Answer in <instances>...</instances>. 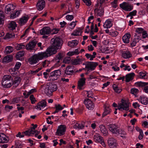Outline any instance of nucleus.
I'll list each match as a JSON object with an SVG mask.
<instances>
[{
	"label": "nucleus",
	"mask_w": 148,
	"mask_h": 148,
	"mask_svg": "<svg viewBox=\"0 0 148 148\" xmlns=\"http://www.w3.org/2000/svg\"><path fill=\"white\" fill-rule=\"evenodd\" d=\"M58 50L52 45L47 48L45 51L40 52L44 58H46L52 55L56 54Z\"/></svg>",
	"instance_id": "obj_1"
},
{
	"label": "nucleus",
	"mask_w": 148,
	"mask_h": 148,
	"mask_svg": "<svg viewBox=\"0 0 148 148\" xmlns=\"http://www.w3.org/2000/svg\"><path fill=\"white\" fill-rule=\"evenodd\" d=\"M51 33V30L49 27H45L40 31L41 35H48Z\"/></svg>",
	"instance_id": "obj_12"
},
{
	"label": "nucleus",
	"mask_w": 148,
	"mask_h": 148,
	"mask_svg": "<svg viewBox=\"0 0 148 148\" xmlns=\"http://www.w3.org/2000/svg\"><path fill=\"white\" fill-rule=\"evenodd\" d=\"M44 58L40 52L35 54L29 59V63L31 64H33L37 63L38 62L42 60Z\"/></svg>",
	"instance_id": "obj_4"
},
{
	"label": "nucleus",
	"mask_w": 148,
	"mask_h": 148,
	"mask_svg": "<svg viewBox=\"0 0 148 148\" xmlns=\"http://www.w3.org/2000/svg\"><path fill=\"white\" fill-rule=\"evenodd\" d=\"M24 54L25 52L24 51H20L17 53L16 56V58L18 60H22Z\"/></svg>",
	"instance_id": "obj_30"
},
{
	"label": "nucleus",
	"mask_w": 148,
	"mask_h": 148,
	"mask_svg": "<svg viewBox=\"0 0 148 148\" xmlns=\"http://www.w3.org/2000/svg\"><path fill=\"white\" fill-rule=\"evenodd\" d=\"M137 99L143 104L146 105L148 103V99L145 97L140 96Z\"/></svg>",
	"instance_id": "obj_23"
},
{
	"label": "nucleus",
	"mask_w": 148,
	"mask_h": 148,
	"mask_svg": "<svg viewBox=\"0 0 148 148\" xmlns=\"http://www.w3.org/2000/svg\"><path fill=\"white\" fill-rule=\"evenodd\" d=\"M74 18V16L73 15H67L66 16V19L69 21H71Z\"/></svg>",
	"instance_id": "obj_59"
},
{
	"label": "nucleus",
	"mask_w": 148,
	"mask_h": 148,
	"mask_svg": "<svg viewBox=\"0 0 148 148\" xmlns=\"http://www.w3.org/2000/svg\"><path fill=\"white\" fill-rule=\"evenodd\" d=\"M144 31V30L143 28L141 27H138L136 28V29L135 31L136 33L139 34L143 33Z\"/></svg>",
	"instance_id": "obj_54"
},
{
	"label": "nucleus",
	"mask_w": 148,
	"mask_h": 148,
	"mask_svg": "<svg viewBox=\"0 0 148 148\" xmlns=\"http://www.w3.org/2000/svg\"><path fill=\"white\" fill-rule=\"evenodd\" d=\"M57 89V87L56 84H50L47 85L45 90V94L49 97L52 95V92Z\"/></svg>",
	"instance_id": "obj_5"
},
{
	"label": "nucleus",
	"mask_w": 148,
	"mask_h": 148,
	"mask_svg": "<svg viewBox=\"0 0 148 148\" xmlns=\"http://www.w3.org/2000/svg\"><path fill=\"white\" fill-rule=\"evenodd\" d=\"M140 77L141 78H147V73L145 72H141L139 73Z\"/></svg>",
	"instance_id": "obj_52"
},
{
	"label": "nucleus",
	"mask_w": 148,
	"mask_h": 148,
	"mask_svg": "<svg viewBox=\"0 0 148 148\" xmlns=\"http://www.w3.org/2000/svg\"><path fill=\"white\" fill-rule=\"evenodd\" d=\"M45 1L43 0H39L36 4V7L39 11L42 10L45 6Z\"/></svg>",
	"instance_id": "obj_19"
},
{
	"label": "nucleus",
	"mask_w": 148,
	"mask_h": 148,
	"mask_svg": "<svg viewBox=\"0 0 148 148\" xmlns=\"http://www.w3.org/2000/svg\"><path fill=\"white\" fill-rule=\"evenodd\" d=\"M8 142L6 136L2 133H0V143H5Z\"/></svg>",
	"instance_id": "obj_32"
},
{
	"label": "nucleus",
	"mask_w": 148,
	"mask_h": 148,
	"mask_svg": "<svg viewBox=\"0 0 148 148\" xmlns=\"http://www.w3.org/2000/svg\"><path fill=\"white\" fill-rule=\"evenodd\" d=\"M36 45V42L33 41L29 42L25 46L26 49L27 50H32L35 47Z\"/></svg>",
	"instance_id": "obj_26"
},
{
	"label": "nucleus",
	"mask_w": 148,
	"mask_h": 148,
	"mask_svg": "<svg viewBox=\"0 0 148 148\" xmlns=\"http://www.w3.org/2000/svg\"><path fill=\"white\" fill-rule=\"evenodd\" d=\"M4 17L3 12L0 11V25H3L4 23Z\"/></svg>",
	"instance_id": "obj_46"
},
{
	"label": "nucleus",
	"mask_w": 148,
	"mask_h": 148,
	"mask_svg": "<svg viewBox=\"0 0 148 148\" xmlns=\"http://www.w3.org/2000/svg\"><path fill=\"white\" fill-rule=\"evenodd\" d=\"M12 59V56L9 55L4 57L2 59V62H9L11 61Z\"/></svg>",
	"instance_id": "obj_40"
},
{
	"label": "nucleus",
	"mask_w": 148,
	"mask_h": 148,
	"mask_svg": "<svg viewBox=\"0 0 148 148\" xmlns=\"http://www.w3.org/2000/svg\"><path fill=\"white\" fill-rule=\"evenodd\" d=\"M13 51V48L10 46L6 47L5 49L4 53H5L8 54L10 53Z\"/></svg>",
	"instance_id": "obj_41"
},
{
	"label": "nucleus",
	"mask_w": 148,
	"mask_h": 148,
	"mask_svg": "<svg viewBox=\"0 0 148 148\" xmlns=\"http://www.w3.org/2000/svg\"><path fill=\"white\" fill-rule=\"evenodd\" d=\"M15 145L17 148H21L22 146L21 142L18 141L15 142Z\"/></svg>",
	"instance_id": "obj_62"
},
{
	"label": "nucleus",
	"mask_w": 148,
	"mask_h": 148,
	"mask_svg": "<svg viewBox=\"0 0 148 148\" xmlns=\"http://www.w3.org/2000/svg\"><path fill=\"white\" fill-rule=\"evenodd\" d=\"M25 47V45L23 43L17 44L16 46V49L18 50H19Z\"/></svg>",
	"instance_id": "obj_50"
},
{
	"label": "nucleus",
	"mask_w": 148,
	"mask_h": 148,
	"mask_svg": "<svg viewBox=\"0 0 148 148\" xmlns=\"http://www.w3.org/2000/svg\"><path fill=\"white\" fill-rule=\"evenodd\" d=\"M15 8L14 6L12 4H8L7 5L5 8V12L6 14H10L11 11L13 10Z\"/></svg>",
	"instance_id": "obj_17"
},
{
	"label": "nucleus",
	"mask_w": 148,
	"mask_h": 148,
	"mask_svg": "<svg viewBox=\"0 0 148 148\" xmlns=\"http://www.w3.org/2000/svg\"><path fill=\"white\" fill-rule=\"evenodd\" d=\"M79 49L77 48L75 49L74 51H70L67 53V55L69 56L78 55L79 53Z\"/></svg>",
	"instance_id": "obj_31"
},
{
	"label": "nucleus",
	"mask_w": 148,
	"mask_h": 148,
	"mask_svg": "<svg viewBox=\"0 0 148 148\" xmlns=\"http://www.w3.org/2000/svg\"><path fill=\"white\" fill-rule=\"evenodd\" d=\"M36 90L35 88H33L31 89L30 91H28L27 92V95L25 96V98H28L29 95L32 93L36 92Z\"/></svg>",
	"instance_id": "obj_51"
},
{
	"label": "nucleus",
	"mask_w": 148,
	"mask_h": 148,
	"mask_svg": "<svg viewBox=\"0 0 148 148\" xmlns=\"http://www.w3.org/2000/svg\"><path fill=\"white\" fill-rule=\"evenodd\" d=\"M21 13V11L20 10H17L15 12L11 14L10 15V17L12 19H13L14 18L18 17Z\"/></svg>",
	"instance_id": "obj_37"
},
{
	"label": "nucleus",
	"mask_w": 148,
	"mask_h": 148,
	"mask_svg": "<svg viewBox=\"0 0 148 148\" xmlns=\"http://www.w3.org/2000/svg\"><path fill=\"white\" fill-rule=\"evenodd\" d=\"M21 79L19 77H16L14 79V82H13V84L15 87L17 86L20 82Z\"/></svg>",
	"instance_id": "obj_45"
},
{
	"label": "nucleus",
	"mask_w": 148,
	"mask_h": 148,
	"mask_svg": "<svg viewBox=\"0 0 148 148\" xmlns=\"http://www.w3.org/2000/svg\"><path fill=\"white\" fill-rule=\"evenodd\" d=\"M86 96L89 98H92L93 96L91 92L90 91H85L84 92Z\"/></svg>",
	"instance_id": "obj_48"
},
{
	"label": "nucleus",
	"mask_w": 148,
	"mask_h": 148,
	"mask_svg": "<svg viewBox=\"0 0 148 148\" xmlns=\"http://www.w3.org/2000/svg\"><path fill=\"white\" fill-rule=\"evenodd\" d=\"M112 87L114 90L117 93H120L122 90L121 88L117 85L114 84L113 85Z\"/></svg>",
	"instance_id": "obj_38"
},
{
	"label": "nucleus",
	"mask_w": 148,
	"mask_h": 148,
	"mask_svg": "<svg viewBox=\"0 0 148 148\" xmlns=\"http://www.w3.org/2000/svg\"><path fill=\"white\" fill-rule=\"evenodd\" d=\"M76 21H73L69 24V27L71 29H73L76 25Z\"/></svg>",
	"instance_id": "obj_49"
},
{
	"label": "nucleus",
	"mask_w": 148,
	"mask_h": 148,
	"mask_svg": "<svg viewBox=\"0 0 148 148\" xmlns=\"http://www.w3.org/2000/svg\"><path fill=\"white\" fill-rule=\"evenodd\" d=\"M62 58V55L61 53H59L58 55L56 56L55 58V60L57 62H59V60Z\"/></svg>",
	"instance_id": "obj_55"
},
{
	"label": "nucleus",
	"mask_w": 148,
	"mask_h": 148,
	"mask_svg": "<svg viewBox=\"0 0 148 148\" xmlns=\"http://www.w3.org/2000/svg\"><path fill=\"white\" fill-rule=\"evenodd\" d=\"M118 32L116 31H112L110 32V35L113 37H116L118 34Z\"/></svg>",
	"instance_id": "obj_61"
},
{
	"label": "nucleus",
	"mask_w": 148,
	"mask_h": 148,
	"mask_svg": "<svg viewBox=\"0 0 148 148\" xmlns=\"http://www.w3.org/2000/svg\"><path fill=\"white\" fill-rule=\"evenodd\" d=\"M82 29L81 28L78 27L74 30L71 35L74 36H77L81 35L82 33Z\"/></svg>",
	"instance_id": "obj_28"
},
{
	"label": "nucleus",
	"mask_w": 148,
	"mask_h": 148,
	"mask_svg": "<svg viewBox=\"0 0 148 148\" xmlns=\"http://www.w3.org/2000/svg\"><path fill=\"white\" fill-rule=\"evenodd\" d=\"M73 72V68L71 66H68L66 68L65 73L67 75H70Z\"/></svg>",
	"instance_id": "obj_43"
},
{
	"label": "nucleus",
	"mask_w": 148,
	"mask_h": 148,
	"mask_svg": "<svg viewBox=\"0 0 148 148\" xmlns=\"http://www.w3.org/2000/svg\"><path fill=\"white\" fill-rule=\"evenodd\" d=\"M119 128L115 125L111 124L109 126V130L113 134H117Z\"/></svg>",
	"instance_id": "obj_20"
},
{
	"label": "nucleus",
	"mask_w": 148,
	"mask_h": 148,
	"mask_svg": "<svg viewBox=\"0 0 148 148\" xmlns=\"http://www.w3.org/2000/svg\"><path fill=\"white\" fill-rule=\"evenodd\" d=\"M94 11L95 14L99 16H101L103 14V10L102 8H100L99 9H96Z\"/></svg>",
	"instance_id": "obj_36"
},
{
	"label": "nucleus",
	"mask_w": 148,
	"mask_h": 148,
	"mask_svg": "<svg viewBox=\"0 0 148 148\" xmlns=\"http://www.w3.org/2000/svg\"><path fill=\"white\" fill-rule=\"evenodd\" d=\"M104 112L102 115L103 117L109 114L111 112V110L110 108V106L108 104L104 105Z\"/></svg>",
	"instance_id": "obj_22"
},
{
	"label": "nucleus",
	"mask_w": 148,
	"mask_h": 148,
	"mask_svg": "<svg viewBox=\"0 0 148 148\" xmlns=\"http://www.w3.org/2000/svg\"><path fill=\"white\" fill-rule=\"evenodd\" d=\"M84 60V59L81 56H78L73 62V64L78 65L81 64Z\"/></svg>",
	"instance_id": "obj_21"
},
{
	"label": "nucleus",
	"mask_w": 148,
	"mask_h": 148,
	"mask_svg": "<svg viewBox=\"0 0 148 148\" xmlns=\"http://www.w3.org/2000/svg\"><path fill=\"white\" fill-rule=\"evenodd\" d=\"M56 109L58 111L60 110H62L64 107H62L60 105H56L55 106Z\"/></svg>",
	"instance_id": "obj_64"
},
{
	"label": "nucleus",
	"mask_w": 148,
	"mask_h": 148,
	"mask_svg": "<svg viewBox=\"0 0 148 148\" xmlns=\"http://www.w3.org/2000/svg\"><path fill=\"white\" fill-rule=\"evenodd\" d=\"M118 0H114V1L111 3L112 7L114 8H116L117 6Z\"/></svg>",
	"instance_id": "obj_57"
},
{
	"label": "nucleus",
	"mask_w": 148,
	"mask_h": 148,
	"mask_svg": "<svg viewBox=\"0 0 148 148\" xmlns=\"http://www.w3.org/2000/svg\"><path fill=\"white\" fill-rule=\"evenodd\" d=\"M84 123H76L73 125V127L75 129H81L84 127Z\"/></svg>",
	"instance_id": "obj_34"
},
{
	"label": "nucleus",
	"mask_w": 148,
	"mask_h": 148,
	"mask_svg": "<svg viewBox=\"0 0 148 148\" xmlns=\"http://www.w3.org/2000/svg\"><path fill=\"white\" fill-rule=\"evenodd\" d=\"M122 56L123 58L126 59L130 57L131 55L128 51H126L123 52Z\"/></svg>",
	"instance_id": "obj_42"
},
{
	"label": "nucleus",
	"mask_w": 148,
	"mask_h": 148,
	"mask_svg": "<svg viewBox=\"0 0 148 148\" xmlns=\"http://www.w3.org/2000/svg\"><path fill=\"white\" fill-rule=\"evenodd\" d=\"M116 142L114 139L112 138H110L108 141L109 146L110 148H116L117 146Z\"/></svg>",
	"instance_id": "obj_16"
},
{
	"label": "nucleus",
	"mask_w": 148,
	"mask_h": 148,
	"mask_svg": "<svg viewBox=\"0 0 148 148\" xmlns=\"http://www.w3.org/2000/svg\"><path fill=\"white\" fill-rule=\"evenodd\" d=\"M78 41L76 40H72L68 42V45L71 47H73L76 46L78 44Z\"/></svg>",
	"instance_id": "obj_35"
},
{
	"label": "nucleus",
	"mask_w": 148,
	"mask_h": 148,
	"mask_svg": "<svg viewBox=\"0 0 148 148\" xmlns=\"http://www.w3.org/2000/svg\"><path fill=\"white\" fill-rule=\"evenodd\" d=\"M84 103L86 105L87 108L89 110H92L94 108V105L93 103L89 99H85L84 101Z\"/></svg>",
	"instance_id": "obj_10"
},
{
	"label": "nucleus",
	"mask_w": 148,
	"mask_h": 148,
	"mask_svg": "<svg viewBox=\"0 0 148 148\" xmlns=\"http://www.w3.org/2000/svg\"><path fill=\"white\" fill-rule=\"evenodd\" d=\"M129 102L126 100L122 99L121 100V103L118 104V109L121 111H127L129 110Z\"/></svg>",
	"instance_id": "obj_6"
},
{
	"label": "nucleus",
	"mask_w": 148,
	"mask_h": 148,
	"mask_svg": "<svg viewBox=\"0 0 148 148\" xmlns=\"http://www.w3.org/2000/svg\"><path fill=\"white\" fill-rule=\"evenodd\" d=\"M134 75V73H131L126 75L125 76V81L126 82H129L132 80Z\"/></svg>",
	"instance_id": "obj_29"
},
{
	"label": "nucleus",
	"mask_w": 148,
	"mask_h": 148,
	"mask_svg": "<svg viewBox=\"0 0 148 148\" xmlns=\"http://www.w3.org/2000/svg\"><path fill=\"white\" fill-rule=\"evenodd\" d=\"M29 18V17L27 15L23 16L19 18L18 23L20 25L22 26L26 23Z\"/></svg>",
	"instance_id": "obj_13"
},
{
	"label": "nucleus",
	"mask_w": 148,
	"mask_h": 148,
	"mask_svg": "<svg viewBox=\"0 0 148 148\" xmlns=\"http://www.w3.org/2000/svg\"><path fill=\"white\" fill-rule=\"evenodd\" d=\"M120 6L122 9L126 11H130L133 9V6L125 2L120 4Z\"/></svg>",
	"instance_id": "obj_9"
},
{
	"label": "nucleus",
	"mask_w": 148,
	"mask_h": 148,
	"mask_svg": "<svg viewBox=\"0 0 148 148\" xmlns=\"http://www.w3.org/2000/svg\"><path fill=\"white\" fill-rule=\"evenodd\" d=\"M47 102L45 100H42L39 102L36 105V108L38 110H41L44 109L46 106Z\"/></svg>",
	"instance_id": "obj_11"
},
{
	"label": "nucleus",
	"mask_w": 148,
	"mask_h": 148,
	"mask_svg": "<svg viewBox=\"0 0 148 148\" xmlns=\"http://www.w3.org/2000/svg\"><path fill=\"white\" fill-rule=\"evenodd\" d=\"M86 78L84 77L81 78L78 81V86L79 89L84 88V86L85 84Z\"/></svg>",
	"instance_id": "obj_15"
},
{
	"label": "nucleus",
	"mask_w": 148,
	"mask_h": 148,
	"mask_svg": "<svg viewBox=\"0 0 148 148\" xmlns=\"http://www.w3.org/2000/svg\"><path fill=\"white\" fill-rule=\"evenodd\" d=\"M51 45L58 50L60 49L62 45L63 42L62 40L58 37H54L51 40Z\"/></svg>",
	"instance_id": "obj_3"
},
{
	"label": "nucleus",
	"mask_w": 148,
	"mask_h": 148,
	"mask_svg": "<svg viewBox=\"0 0 148 148\" xmlns=\"http://www.w3.org/2000/svg\"><path fill=\"white\" fill-rule=\"evenodd\" d=\"M131 35L129 33L125 34L122 37V40L123 42L125 44L128 43L130 42V39Z\"/></svg>",
	"instance_id": "obj_25"
},
{
	"label": "nucleus",
	"mask_w": 148,
	"mask_h": 148,
	"mask_svg": "<svg viewBox=\"0 0 148 148\" xmlns=\"http://www.w3.org/2000/svg\"><path fill=\"white\" fill-rule=\"evenodd\" d=\"M14 34L13 33H7L5 36L4 39L5 40H8L10 38L14 37Z\"/></svg>",
	"instance_id": "obj_44"
},
{
	"label": "nucleus",
	"mask_w": 148,
	"mask_h": 148,
	"mask_svg": "<svg viewBox=\"0 0 148 148\" xmlns=\"http://www.w3.org/2000/svg\"><path fill=\"white\" fill-rule=\"evenodd\" d=\"M97 65V63L96 62H92V63H86L85 64V68L93 70L95 69Z\"/></svg>",
	"instance_id": "obj_14"
},
{
	"label": "nucleus",
	"mask_w": 148,
	"mask_h": 148,
	"mask_svg": "<svg viewBox=\"0 0 148 148\" xmlns=\"http://www.w3.org/2000/svg\"><path fill=\"white\" fill-rule=\"evenodd\" d=\"M103 139L99 134L96 133L93 136V140L96 143H99Z\"/></svg>",
	"instance_id": "obj_27"
},
{
	"label": "nucleus",
	"mask_w": 148,
	"mask_h": 148,
	"mask_svg": "<svg viewBox=\"0 0 148 148\" xmlns=\"http://www.w3.org/2000/svg\"><path fill=\"white\" fill-rule=\"evenodd\" d=\"M61 73L60 69L54 70L50 73L49 78L53 81L56 80L60 75Z\"/></svg>",
	"instance_id": "obj_7"
},
{
	"label": "nucleus",
	"mask_w": 148,
	"mask_h": 148,
	"mask_svg": "<svg viewBox=\"0 0 148 148\" xmlns=\"http://www.w3.org/2000/svg\"><path fill=\"white\" fill-rule=\"evenodd\" d=\"M113 25L112 21L110 19H108L104 23L103 26L104 28L108 29L111 27Z\"/></svg>",
	"instance_id": "obj_18"
},
{
	"label": "nucleus",
	"mask_w": 148,
	"mask_h": 148,
	"mask_svg": "<svg viewBox=\"0 0 148 148\" xmlns=\"http://www.w3.org/2000/svg\"><path fill=\"white\" fill-rule=\"evenodd\" d=\"M118 133H117V134H121V137H123V136L122 135H124L126 134V132L124 130L121 129H119V128L118 130Z\"/></svg>",
	"instance_id": "obj_53"
},
{
	"label": "nucleus",
	"mask_w": 148,
	"mask_h": 148,
	"mask_svg": "<svg viewBox=\"0 0 148 148\" xmlns=\"http://www.w3.org/2000/svg\"><path fill=\"white\" fill-rule=\"evenodd\" d=\"M29 99L32 104H34L36 101V99L33 95H32L30 96Z\"/></svg>",
	"instance_id": "obj_47"
},
{
	"label": "nucleus",
	"mask_w": 148,
	"mask_h": 148,
	"mask_svg": "<svg viewBox=\"0 0 148 148\" xmlns=\"http://www.w3.org/2000/svg\"><path fill=\"white\" fill-rule=\"evenodd\" d=\"M87 6H89L91 5V2L90 0H82Z\"/></svg>",
	"instance_id": "obj_58"
},
{
	"label": "nucleus",
	"mask_w": 148,
	"mask_h": 148,
	"mask_svg": "<svg viewBox=\"0 0 148 148\" xmlns=\"http://www.w3.org/2000/svg\"><path fill=\"white\" fill-rule=\"evenodd\" d=\"M66 130V127L65 125H60L58 126L56 132V135L59 136H62L64 135L65 134Z\"/></svg>",
	"instance_id": "obj_8"
},
{
	"label": "nucleus",
	"mask_w": 148,
	"mask_h": 148,
	"mask_svg": "<svg viewBox=\"0 0 148 148\" xmlns=\"http://www.w3.org/2000/svg\"><path fill=\"white\" fill-rule=\"evenodd\" d=\"M17 24L16 22L13 21H10L8 25V29L11 30L15 29L17 27Z\"/></svg>",
	"instance_id": "obj_24"
},
{
	"label": "nucleus",
	"mask_w": 148,
	"mask_h": 148,
	"mask_svg": "<svg viewBox=\"0 0 148 148\" xmlns=\"http://www.w3.org/2000/svg\"><path fill=\"white\" fill-rule=\"evenodd\" d=\"M21 64L20 62H17L16 63L14 66V69L15 70H18L21 67Z\"/></svg>",
	"instance_id": "obj_63"
},
{
	"label": "nucleus",
	"mask_w": 148,
	"mask_h": 148,
	"mask_svg": "<svg viewBox=\"0 0 148 148\" xmlns=\"http://www.w3.org/2000/svg\"><path fill=\"white\" fill-rule=\"evenodd\" d=\"M96 55V53L95 52H93L92 55L86 53L85 54V56L87 58L89 59L90 60H92L95 57Z\"/></svg>",
	"instance_id": "obj_39"
},
{
	"label": "nucleus",
	"mask_w": 148,
	"mask_h": 148,
	"mask_svg": "<svg viewBox=\"0 0 148 148\" xmlns=\"http://www.w3.org/2000/svg\"><path fill=\"white\" fill-rule=\"evenodd\" d=\"M12 106H10L9 105H6L5 106V109L6 112H10V110L12 108Z\"/></svg>",
	"instance_id": "obj_60"
},
{
	"label": "nucleus",
	"mask_w": 148,
	"mask_h": 148,
	"mask_svg": "<svg viewBox=\"0 0 148 148\" xmlns=\"http://www.w3.org/2000/svg\"><path fill=\"white\" fill-rule=\"evenodd\" d=\"M99 127L100 131L105 136L107 135L108 133L107 130L104 125L102 124L100 125L99 126Z\"/></svg>",
	"instance_id": "obj_33"
},
{
	"label": "nucleus",
	"mask_w": 148,
	"mask_h": 148,
	"mask_svg": "<svg viewBox=\"0 0 148 148\" xmlns=\"http://www.w3.org/2000/svg\"><path fill=\"white\" fill-rule=\"evenodd\" d=\"M137 11L136 10H134L132 11L129 13V14L127 15L126 17H128L130 16H135L136 15Z\"/></svg>",
	"instance_id": "obj_56"
},
{
	"label": "nucleus",
	"mask_w": 148,
	"mask_h": 148,
	"mask_svg": "<svg viewBox=\"0 0 148 148\" xmlns=\"http://www.w3.org/2000/svg\"><path fill=\"white\" fill-rule=\"evenodd\" d=\"M1 84L4 88L10 87L13 85V81L11 76L8 75H4Z\"/></svg>",
	"instance_id": "obj_2"
}]
</instances>
